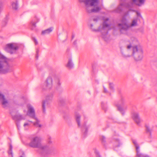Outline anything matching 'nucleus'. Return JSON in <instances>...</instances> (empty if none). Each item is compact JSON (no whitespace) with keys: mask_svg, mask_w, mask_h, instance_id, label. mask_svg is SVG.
<instances>
[{"mask_svg":"<svg viewBox=\"0 0 157 157\" xmlns=\"http://www.w3.org/2000/svg\"><path fill=\"white\" fill-rule=\"evenodd\" d=\"M53 29L52 27H51L45 30L42 31L41 32V35H44L48 34L51 32Z\"/></svg>","mask_w":157,"mask_h":157,"instance_id":"obj_18","label":"nucleus"},{"mask_svg":"<svg viewBox=\"0 0 157 157\" xmlns=\"http://www.w3.org/2000/svg\"><path fill=\"white\" fill-rule=\"evenodd\" d=\"M53 76H48L45 81L44 84L41 86V87L43 90H50L53 87Z\"/></svg>","mask_w":157,"mask_h":157,"instance_id":"obj_8","label":"nucleus"},{"mask_svg":"<svg viewBox=\"0 0 157 157\" xmlns=\"http://www.w3.org/2000/svg\"><path fill=\"white\" fill-rule=\"evenodd\" d=\"M27 107L28 109L27 115L34 119L36 121L35 122L33 123V124L37 127L40 128L42 125L40 123V121L35 117V110L33 107L29 104H28Z\"/></svg>","mask_w":157,"mask_h":157,"instance_id":"obj_7","label":"nucleus"},{"mask_svg":"<svg viewBox=\"0 0 157 157\" xmlns=\"http://www.w3.org/2000/svg\"><path fill=\"white\" fill-rule=\"evenodd\" d=\"M48 143L50 144L52 143V141L51 140V137H49L48 139Z\"/></svg>","mask_w":157,"mask_h":157,"instance_id":"obj_33","label":"nucleus"},{"mask_svg":"<svg viewBox=\"0 0 157 157\" xmlns=\"http://www.w3.org/2000/svg\"><path fill=\"white\" fill-rule=\"evenodd\" d=\"M81 4L85 5L86 11L89 13L98 12L101 8L98 6L99 0H78Z\"/></svg>","mask_w":157,"mask_h":157,"instance_id":"obj_2","label":"nucleus"},{"mask_svg":"<svg viewBox=\"0 0 157 157\" xmlns=\"http://www.w3.org/2000/svg\"><path fill=\"white\" fill-rule=\"evenodd\" d=\"M73 44H74L75 45L77 44V41L76 40L74 41Z\"/></svg>","mask_w":157,"mask_h":157,"instance_id":"obj_38","label":"nucleus"},{"mask_svg":"<svg viewBox=\"0 0 157 157\" xmlns=\"http://www.w3.org/2000/svg\"><path fill=\"white\" fill-rule=\"evenodd\" d=\"M0 102H1L3 107H5L7 106L9 104V102L7 99L5 98L4 95L0 92Z\"/></svg>","mask_w":157,"mask_h":157,"instance_id":"obj_12","label":"nucleus"},{"mask_svg":"<svg viewBox=\"0 0 157 157\" xmlns=\"http://www.w3.org/2000/svg\"><path fill=\"white\" fill-rule=\"evenodd\" d=\"M102 37L105 39V35H104V34H102Z\"/></svg>","mask_w":157,"mask_h":157,"instance_id":"obj_40","label":"nucleus"},{"mask_svg":"<svg viewBox=\"0 0 157 157\" xmlns=\"http://www.w3.org/2000/svg\"><path fill=\"white\" fill-rule=\"evenodd\" d=\"M32 39H33V42H34V43H35V44L36 45L37 44H38V41H37L35 37H33L32 38Z\"/></svg>","mask_w":157,"mask_h":157,"instance_id":"obj_31","label":"nucleus"},{"mask_svg":"<svg viewBox=\"0 0 157 157\" xmlns=\"http://www.w3.org/2000/svg\"><path fill=\"white\" fill-rule=\"evenodd\" d=\"M82 132L84 133V135L86 134L87 132V128L84 125L82 127Z\"/></svg>","mask_w":157,"mask_h":157,"instance_id":"obj_26","label":"nucleus"},{"mask_svg":"<svg viewBox=\"0 0 157 157\" xmlns=\"http://www.w3.org/2000/svg\"><path fill=\"white\" fill-rule=\"evenodd\" d=\"M30 124L28 123H25L24 124V127L25 128V129H27V128L29 127Z\"/></svg>","mask_w":157,"mask_h":157,"instance_id":"obj_30","label":"nucleus"},{"mask_svg":"<svg viewBox=\"0 0 157 157\" xmlns=\"http://www.w3.org/2000/svg\"><path fill=\"white\" fill-rule=\"evenodd\" d=\"M18 48V46L17 44H10L6 45L5 50L10 54H13L15 52Z\"/></svg>","mask_w":157,"mask_h":157,"instance_id":"obj_10","label":"nucleus"},{"mask_svg":"<svg viewBox=\"0 0 157 157\" xmlns=\"http://www.w3.org/2000/svg\"><path fill=\"white\" fill-rule=\"evenodd\" d=\"M121 23L118 25L120 31L122 33H125L130 28L135 27L137 25V18H135L132 19L131 23L128 24L127 21L124 17H123L121 20Z\"/></svg>","mask_w":157,"mask_h":157,"instance_id":"obj_3","label":"nucleus"},{"mask_svg":"<svg viewBox=\"0 0 157 157\" xmlns=\"http://www.w3.org/2000/svg\"><path fill=\"white\" fill-rule=\"evenodd\" d=\"M36 52H37H37H38V51H37Z\"/></svg>","mask_w":157,"mask_h":157,"instance_id":"obj_43","label":"nucleus"},{"mask_svg":"<svg viewBox=\"0 0 157 157\" xmlns=\"http://www.w3.org/2000/svg\"><path fill=\"white\" fill-rule=\"evenodd\" d=\"M94 153L95 154L96 157H101L100 155L99 154L98 151L97 150H94Z\"/></svg>","mask_w":157,"mask_h":157,"instance_id":"obj_28","label":"nucleus"},{"mask_svg":"<svg viewBox=\"0 0 157 157\" xmlns=\"http://www.w3.org/2000/svg\"><path fill=\"white\" fill-rule=\"evenodd\" d=\"M13 146L11 144H10L8 153L9 157H13V154L12 152Z\"/></svg>","mask_w":157,"mask_h":157,"instance_id":"obj_19","label":"nucleus"},{"mask_svg":"<svg viewBox=\"0 0 157 157\" xmlns=\"http://www.w3.org/2000/svg\"><path fill=\"white\" fill-rule=\"evenodd\" d=\"M52 95L48 96L46 100L42 101V108L44 112H45L46 111V107L49 106V105L52 100Z\"/></svg>","mask_w":157,"mask_h":157,"instance_id":"obj_11","label":"nucleus"},{"mask_svg":"<svg viewBox=\"0 0 157 157\" xmlns=\"http://www.w3.org/2000/svg\"><path fill=\"white\" fill-rule=\"evenodd\" d=\"M136 14L137 16L138 17H140L141 16L140 13L138 12H136Z\"/></svg>","mask_w":157,"mask_h":157,"instance_id":"obj_37","label":"nucleus"},{"mask_svg":"<svg viewBox=\"0 0 157 157\" xmlns=\"http://www.w3.org/2000/svg\"><path fill=\"white\" fill-rule=\"evenodd\" d=\"M73 65L71 59H69L68 63L66 65L67 67L69 68H71L73 67Z\"/></svg>","mask_w":157,"mask_h":157,"instance_id":"obj_20","label":"nucleus"},{"mask_svg":"<svg viewBox=\"0 0 157 157\" xmlns=\"http://www.w3.org/2000/svg\"><path fill=\"white\" fill-rule=\"evenodd\" d=\"M146 130H147V132H149V133H150L151 130L149 127L148 126H146Z\"/></svg>","mask_w":157,"mask_h":157,"instance_id":"obj_34","label":"nucleus"},{"mask_svg":"<svg viewBox=\"0 0 157 157\" xmlns=\"http://www.w3.org/2000/svg\"><path fill=\"white\" fill-rule=\"evenodd\" d=\"M105 138L104 136H102L101 138V141L103 144H105Z\"/></svg>","mask_w":157,"mask_h":157,"instance_id":"obj_29","label":"nucleus"},{"mask_svg":"<svg viewBox=\"0 0 157 157\" xmlns=\"http://www.w3.org/2000/svg\"><path fill=\"white\" fill-rule=\"evenodd\" d=\"M99 19V18L98 17H96L93 19V20L94 21L96 22L98 21Z\"/></svg>","mask_w":157,"mask_h":157,"instance_id":"obj_32","label":"nucleus"},{"mask_svg":"<svg viewBox=\"0 0 157 157\" xmlns=\"http://www.w3.org/2000/svg\"><path fill=\"white\" fill-rule=\"evenodd\" d=\"M137 156V157H149L148 156L143 154L141 153L140 152V150L136 151Z\"/></svg>","mask_w":157,"mask_h":157,"instance_id":"obj_22","label":"nucleus"},{"mask_svg":"<svg viewBox=\"0 0 157 157\" xmlns=\"http://www.w3.org/2000/svg\"><path fill=\"white\" fill-rule=\"evenodd\" d=\"M102 19L104 20L103 25H100L98 29H95L93 28V25L91 24L90 25V27L93 31L96 32L101 31L102 33L104 32L106 35L108 33V30L110 29V25L108 24L109 19L104 18H103Z\"/></svg>","mask_w":157,"mask_h":157,"instance_id":"obj_6","label":"nucleus"},{"mask_svg":"<svg viewBox=\"0 0 157 157\" xmlns=\"http://www.w3.org/2000/svg\"><path fill=\"white\" fill-rule=\"evenodd\" d=\"M109 88L111 89L112 90L113 89V85L112 83H110L109 84Z\"/></svg>","mask_w":157,"mask_h":157,"instance_id":"obj_35","label":"nucleus"},{"mask_svg":"<svg viewBox=\"0 0 157 157\" xmlns=\"http://www.w3.org/2000/svg\"><path fill=\"white\" fill-rule=\"evenodd\" d=\"M41 140L42 139L39 136H36L33 137L32 138L29 144V145L31 147L37 148L43 151L45 150L47 148V146L42 144Z\"/></svg>","mask_w":157,"mask_h":157,"instance_id":"obj_4","label":"nucleus"},{"mask_svg":"<svg viewBox=\"0 0 157 157\" xmlns=\"http://www.w3.org/2000/svg\"><path fill=\"white\" fill-rule=\"evenodd\" d=\"M115 147H118L120 146V144L119 140L117 139L115 140L113 143Z\"/></svg>","mask_w":157,"mask_h":157,"instance_id":"obj_25","label":"nucleus"},{"mask_svg":"<svg viewBox=\"0 0 157 157\" xmlns=\"http://www.w3.org/2000/svg\"><path fill=\"white\" fill-rule=\"evenodd\" d=\"M13 8L15 10H17L18 8V2L17 1H15L13 2L12 4Z\"/></svg>","mask_w":157,"mask_h":157,"instance_id":"obj_21","label":"nucleus"},{"mask_svg":"<svg viewBox=\"0 0 157 157\" xmlns=\"http://www.w3.org/2000/svg\"><path fill=\"white\" fill-rule=\"evenodd\" d=\"M102 107L103 108V104L102 103Z\"/></svg>","mask_w":157,"mask_h":157,"instance_id":"obj_42","label":"nucleus"},{"mask_svg":"<svg viewBox=\"0 0 157 157\" xmlns=\"http://www.w3.org/2000/svg\"><path fill=\"white\" fill-rule=\"evenodd\" d=\"M10 113L13 119L15 120L19 121L25 119L24 117L20 114H15L16 113L14 112Z\"/></svg>","mask_w":157,"mask_h":157,"instance_id":"obj_13","label":"nucleus"},{"mask_svg":"<svg viewBox=\"0 0 157 157\" xmlns=\"http://www.w3.org/2000/svg\"><path fill=\"white\" fill-rule=\"evenodd\" d=\"M3 8V4L2 2L0 1V13L2 10Z\"/></svg>","mask_w":157,"mask_h":157,"instance_id":"obj_27","label":"nucleus"},{"mask_svg":"<svg viewBox=\"0 0 157 157\" xmlns=\"http://www.w3.org/2000/svg\"><path fill=\"white\" fill-rule=\"evenodd\" d=\"M125 101L123 98H121L119 101L115 103L118 110L122 115L124 114V111L126 109L127 107L124 105Z\"/></svg>","mask_w":157,"mask_h":157,"instance_id":"obj_9","label":"nucleus"},{"mask_svg":"<svg viewBox=\"0 0 157 157\" xmlns=\"http://www.w3.org/2000/svg\"><path fill=\"white\" fill-rule=\"evenodd\" d=\"M80 117L81 116L79 114L76 113L75 114V118L76 121L78 126H80Z\"/></svg>","mask_w":157,"mask_h":157,"instance_id":"obj_17","label":"nucleus"},{"mask_svg":"<svg viewBox=\"0 0 157 157\" xmlns=\"http://www.w3.org/2000/svg\"><path fill=\"white\" fill-rule=\"evenodd\" d=\"M132 5V3H131L130 5L129 4H125L123 3L121 4L117 8L115 12L117 13H120L122 10V7H126L129 8Z\"/></svg>","mask_w":157,"mask_h":157,"instance_id":"obj_15","label":"nucleus"},{"mask_svg":"<svg viewBox=\"0 0 157 157\" xmlns=\"http://www.w3.org/2000/svg\"><path fill=\"white\" fill-rule=\"evenodd\" d=\"M20 157H25L24 153H23V155L20 156Z\"/></svg>","mask_w":157,"mask_h":157,"instance_id":"obj_39","label":"nucleus"},{"mask_svg":"<svg viewBox=\"0 0 157 157\" xmlns=\"http://www.w3.org/2000/svg\"><path fill=\"white\" fill-rule=\"evenodd\" d=\"M10 71L7 59L3 56H0V74H5Z\"/></svg>","mask_w":157,"mask_h":157,"instance_id":"obj_5","label":"nucleus"},{"mask_svg":"<svg viewBox=\"0 0 157 157\" xmlns=\"http://www.w3.org/2000/svg\"><path fill=\"white\" fill-rule=\"evenodd\" d=\"M133 142L135 146L136 151H139V145L138 144L136 141V140H133Z\"/></svg>","mask_w":157,"mask_h":157,"instance_id":"obj_24","label":"nucleus"},{"mask_svg":"<svg viewBox=\"0 0 157 157\" xmlns=\"http://www.w3.org/2000/svg\"><path fill=\"white\" fill-rule=\"evenodd\" d=\"M138 41L137 39L134 37H132L130 41V44L127 45V48L129 49L132 48L133 52L132 55H126L122 53L124 57H128L133 56L135 59L136 61L141 60L143 58V52L142 48L138 46Z\"/></svg>","mask_w":157,"mask_h":157,"instance_id":"obj_1","label":"nucleus"},{"mask_svg":"<svg viewBox=\"0 0 157 157\" xmlns=\"http://www.w3.org/2000/svg\"><path fill=\"white\" fill-rule=\"evenodd\" d=\"M39 21V20H37V21L36 22L32 21L30 25L31 26V29L33 30V29L36 27V23Z\"/></svg>","mask_w":157,"mask_h":157,"instance_id":"obj_23","label":"nucleus"},{"mask_svg":"<svg viewBox=\"0 0 157 157\" xmlns=\"http://www.w3.org/2000/svg\"><path fill=\"white\" fill-rule=\"evenodd\" d=\"M135 4L139 6L144 4L145 0H132Z\"/></svg>","mask_w":157,"mask_h":157,"instance_id":"obj_16","label":"nucleus"},{"mask_svg":"<svg viewBox=\"0 0 157 157\" xmlns=\"http://www.w3.org/2000/svg\"><path fill=\"white\" fill-rule=\"evenodd\" d=\"M58 84H59V85H60V83L59 82H58Z\"/></svg>","mask_w":157,"mask_h":157,"instance_id":"obj_41","label":"nucleus"},{"mask_svg":"<svg viewBox=\"0 0 157 157\" xmlns=\"http://www.w3.org/2000/svg\"><path fill=\"white\" fill-rule=\"evenodd\" d=\"M132 118L138 124H139L141 121L139 117V114L137 113H132Z\"/></svg>","mask_w":157,"mask_h":157,"instance_id":"obj_14","label":"nucleus"},{"mask_svg":"<svg viewBox=\"0 0 157 157\" xmlns=\"http://www.w3.org/2000/svg\"><path fill=\"white\" fill-rule=\"evenodd\" d=\"M104 88V91L105 93H107V90L105 88V87L104 86H103Z\"/></svg>","mask_w":157,"mask_h":157,"instance_id":"obj_36","label":"nucleus"}]
</instances>
